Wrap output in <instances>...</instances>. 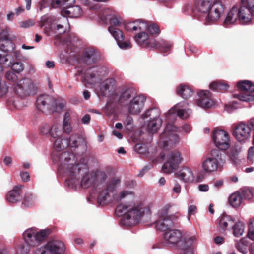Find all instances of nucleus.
Here are the masks:
<instances>
[{
	"mask_svg": "<svg viewBox=\"0 0 254 254\" xmlns=\"http://www.w3.org/2000/svg\"><path fill=\"white\" fill-rule=\"evenodd\" d=\"M106 71L101 67H92L86 71L84 75L85 80L89 84L99 82L105 76Z\"/></svg>",
	"mask_w": 254,
	"mask_h": 254,
	"instance_id": "obj_17",
	"label": "nucleus"
},
{
	"mask_svg": "<svg viewBox=\"0 0 254 254\" xmlns=\"http://www.w3.org/2000/svg\"><path fill=\"white\" fill-rule=\"evenodd\" d=\"M55 24H57V30H59L64 27L65 28L69 27V23L67 17L62 13L60 17L57 18V21Z\"/></svg>",
	"mask_w": 254,
	"mask_h": 254,
	"instance_id": "obj_43",
	"label": "nucleus"
},
{
	"mask_svg": "<svg viewBox=\"0 0 254 254\" xmlns=\"http://www.w3.org/2000/svg\"><path fill=\"white\" fill-rule=\"evenodd\" d=\"M176 93L177 95L186 100L193 95V90L187 84H180L176 87Z\"/></svg>",
	"mask_w": 254,
	"mask_h": 254,
	"instance_id": "obj_28",
	"label": "nucleus"
},
{
	"mask_svg": "<svg viewBox=\"0 0 254 254\" xmlns=\"http://www.w3.org/2000/svg\"><path fill=\"white\" fill-rule=\"evenodd\" d=\"M199 98L197 100V105L203 108H210L213 105L211 99V93L208 90H202L198 92Z\"/></svg>",
	"mask_w": 254,
	"mask_h": 254,
	"instance_id": "obj_23",
	"label": "nucleus"
},
{
	"mask_svg": "<svg viewBox=\"0 0 254 254\" xmlns=\"http://www.w3.org/2000/svg\"><path fill=\"white\" fill-rule=\"evenodd\" d=\"M231 228L233 230V235L236 237H239L243 235L244 232L245 225L240 221L234 222V224Z\"/></svg>",
	"mask_w": 254,
	"mask_h": 254,
	"instance_id": "obj_39",
	"label": "nucleus"
},
{
	"mask_svg": "<svg viewBox=\"0 0 254 254\" xmlns=\"http://www.w3.org/2000/svg\"><path fill=\"white\" fill-rule=\"evenodd\" d=\"M250 12L244 6H234L228 12L223 22L225 27L234 24L238 19L242 24L250 22Z\"/></svg>",
	"mask_w": 254,
	"mask_h": 254,
	"instance_id": "obj_3",
	"label": "nucleus"
},
{
	"mask_svg": "<svg viewBox=\"0 0 254 254\" xmlns=\"http://www.w3.org/2000/svg\"><path fill=\"white\" fill-rule=\"evenodd\" d=\"M236 249L244 254H247L248 251V244L246 241L242 239L235 244Z\"/></svg>",
	"mask_w": 254,
	"mask_h": 254,
	"instance_id": "obj_46",
	"label": "nucleus"
},
{
	"mask_svg": "<svg viewBox=\"0 0 254 254\" xmlns=\"http://www.w3.org/2000/svg\"><path fill=\"white\" fill-rule=\"evenodd\" d=\"M135 39L139 45L158 49L163 53H166L170 51L172 47V45L167 41H162L157 42L154 39H149L148 34L145 32L137 34Z\"/></svg>",
	"mask_w": 254,
	"mask_h": 254,
	"instance_id": "obj_5",
	"label": "nucleus"
},
{
	"mask_svg": "<svg viewBox=\"0 0 254 254\" xmlns=\"http://www.w3.org/2000/svg\"><path fill=\"white\" fill-rule=\"evenodd\" d=\"M222 160L221 150L214 149L211 151L210 156L203 162L202 166L205 172H214L217 170Z\"/></svg>",
	"mask_w": 254,
	"mask_h": 254,
	"instance_id": "obj_11",
	"label": "nucleus"
},
{
	"mask_svg": "<svg viewBox=\"0 0 254 254\" xmlns=\"http://www.w3.org/2000/svg\"><path fill=\"white\" fill-rule=\"evenodd\" d=\"M23 188L22 185L16 186L13 190L9 191L6 195V199L8 202L15 203L21 199V193L22 189Z\"/></svg>",
	"mask_w": 254,
	"mask_h": 254,
	"instance_id": "obj_27",
	"label": "nucleus"
},
{
	"mask_svg": "<svg viewBox=\"0 0 254 254\" xmlns=\"http://www.w3.org/2000/svg\"><path fill=\"white\" fill-rule=\"evenodd\" d=\"M49 6V3L46 0H41L38 2V8L40 11H42L43 9Z\"/></svg>",
	"mask_w": 254,
	"mask_h": 254,
	"instance_id": "obj_61",
	"label": "nucleus"
},
{
	"mask_svg": "<svg viewBox=\"0 0 254 254\" xmlns=\"http://www.w3.org/2000/svg\"><path fill=\"white\" fill-rule=\"evenodd\" d=\"M20 27L23 28H28L34 25L35 22L33 19H28L20 22Z\"/></svg>",
	"mask_w": 254,
	"mask_h": 254,
	"instance_id": "obj_56",
	"label": "nucleus"
},
{
	"mask_svg": "<svg viewBox=\"0 0 254 254\" xmlns=\"http://www.w3.org/2000/svg\"><path fill=\"white\" fill-rule=\"evenodd\" d=\"M11 60L12 57H11L8 61V63H10L9 65H5L4 64H1V65L4 67L11 66L12 70L15 72L16 73H20L21 72H22L24 69V65L21 62H16L14 63H12Z\"/></svg>",
	"mask_w": 254,
	"mask_h": 254,
	"instance_id": "obj_41",
	"label": "nucleus"
},
{
	"mask_svg": "<svg viewBox=\"0 0 254 254\" xmlns=\"http://www.w3.org/2000/svg\"><path fill=\"white\" fill-rule=\"evenodd\" d=\"M62 14L65 16L70 17L77 18L82 14V10L78 5H73L69 7L68 9H63L62 10Z\"/></svg>",
	"mask_w": 254,
	"mask_h": 254,
	"instance_id": "obj_32",
	"label": "nucleus"
},
{
	"mask_svg": "<svg viewBox=\"0 0 254 254\" xmlns=\"http://www.w3.org/2000/svg\"><path fill=\"white\" fill-rule=\"evenodd\" d=\"M182 160V158L179 151H170L166 155V161L162 166V171L165 173H172L177 169Z\"/></svg>",
	"mask_w": 254,
	"mask_h": 254,
	"instance_id": "obj_13",
	"label": "nucleus"
},
{
	"mask_svg": "<svg viewBox=\"0 0 254 254\" xmlns=\"http://www.w3.org/2000/svg\"><path fill=\"white\" fill-rule=\"evenodd\" d=\"M110 23V24L111 25L110 26H113L114 27H115L117 26H119L121 24V22L115 16L113 17L111 19Z\"/></svg>",
	"mask_w": 254,
	"mask_h": 254,
	"instance_id": "obj_64",
	"label": "nucleus"
},
{
	"mask_svg": "<svg viewBox=\"0 0 254 254\" xmlns=\"http://www.w3.org/2000/svg\"><path fill=\"white\" fill-rule=\"evenodd\" d=\"M159 111L157 108H152L149 109L143 114L142 118L145 119L149 117V121L155 120L158 121V123L162 122V120L159 118Z\"/></svg>",
	"mask_w": 254,
	"mask_h": 254,
	"instance_id": "obj_36",
	"label": "nucleus"
},
{
	"mask_svg": "<svg viewBox=\"0 0 254 254\" xmlns=\"http://www.w3.org/2000/svg\"><path fill=\"white\" fill-rule=\"evenodd\" d=\"M247 236L250 239L254 240V220H251L249 223Z\"/></svg>",
	"mask_w": 254,
	"mask_h": 254,
	"instance_id": "obj_53",
	"label": "nucleus"
},
{
	"mask_svg": "<svg viewBox=\"0 0 254 254\" xmlns=\"http://www.w3.org/2000/svg\"><path fill=\"white\" fill-rule=\"evenodd\" d=\"M213 0H195L194 8L192 10V14L196 16V12L206 14L213 3Z\"/></svg>",
	"mask_w": 254,
	"mask_h": 254,
	"instance_id": "obj_21",
	"label": "nucleus"
},
{
	"mask_svg": "<svg viewBox=\"0 0 254 254\" xmlns=\"http://www.w3.org/2000/svg\"><path fill=\"white\" fill-rule=\"evenodd\" d=\"M74 157L73 154H70L68 152H64L62 153L60 156V159L64 160L66 162H69L71 160V158Z\"/></svg>",
	"mask_w": 254,
	"mask_h": 254,
	"instance_id": "obj_57",
	"label": "nucleus"
},
{
	"mask_svg": "<svg viewBox=\"0 0 254 254\" xmlns=\"http://www.w3.org/2000/svg\"><path fill=\"white\" fill-rule=\"evenodd\" d=\"M237 87L242 92L240 94L233 95L234 97L242 101H254V84L249 80L240 81L237 84Z\"/></svg>",
	"mask_w": 254,
	"mask_h": 254,
	"instance_id": "obj_8",
	"label": "nucleus"
},
{
	"mask_svg": "<svg viewBox=\"0 0 254 254\" xmlns=\"http://www.w3.org/2000/svg\"><path fill=\"white\" fill-rule=\"evenodd\" d=\"M241 6H244L245 8H247L250 12V22L252 19V13L254 12V4L252 5L249 0H241Z\"/></svg>",
	"mask_w": 254,
	"mask_h": 254,
	"instance_id": "obj_48",
	"label": "nucleus"
},
{
	"mask_svg": "<svg viewBox=\"0 0 254 254\" xmlns=\"http://www.w3.org/2000/svg\"><path fill=\"white\" fill-rule=\"evenodd\" d=\"M36 106L39 110L46 114H51L57 111L56 100L47 94L41 95L37 98Z\"/></svg>",
	"mask_w": 254,
	"mask_h": 254,
	"instance_id": "obj_10",
	"label": "nucleus"
},
{
	"mask_svg": "<svg viewBox=\"0 0 254 254\" xmlns=\"http://www.w3.org/2000/svg\"><path fill=\"white\" fill-rule=\"evenodd\" d=\"M146 98L142 95H136L128 103H126L128 112L132 115H136L142 110Z\"/></svg>",
	"mask_w": 254,
	"mask_h": 254,
	"instance_id": "obj_18",
	"label": "nucleus"
},
{
	"mask_svg": "<svg viewBox=\"0 0 254 254\" xmlns=\"http://www.w3.org/2000/svg\"><path fill=\"white\" fill-rule=\"evenodd\" d=\"M114 195V185H108L106 188L100 192L97 202L100 205H106L113 201Z\"/></svg>",
	"mask_w": 254,
	"mask_h": 254,
	"instance_id": "obj_19",
	"label": "nucleus"
},
{
	"mask_svg": "<svg viewBox=\"0 0 254 254\" xmlns=\"http://www.w3.org/2000/svg\"><path fill=\"white\" fill-rule=\"evenodd\" d=\"M175 176L185 182L191 181L193 179V173L191 169L188 167H183L175 174Z\"/></svg>",
	"mask_w": 254,
	"mask_h": 254,
	"instance_id": "obj_30",
	"label": "nucleus"
},
{
	"mask_svg": "<svg viewBox=\"0 0 254 254\" xmlns=\"http://www.w3.org/2000/svg\"><path fill=\"white\" fill-rule=\"evenodd\" d=\"M163 211L155 222L156 228L157 230L166 232L177 223V218L175 215L168 216L167 209Z\"/></svg>",
	"mask_w": 254,
	"mask_h": 254,
	"instance_id": "obj_14",
	"label": "nucleus"
},
{
	"mask_svg": "<svg viewBox=\"0 0 254 254\" xmlns=\"http://www.w3.org/2000/svg\"><path fill=\"white\" fill-rule=\"evenodd\" d=\"M58 129L59 127L56 125L50 127L48 124H44L40 127V131L43 135H49L53 138H55L59 135L57 133Z\"/></svg>",
	"mask_w": 254,
	"mask_h": 254,
	"instance_id": "obj_31",
	"label": "nucleus"
},
{
	"mask_svg": "<svg viewBox=\"0 0 254 254\" xmlns=\"http://www.w3.org/2000/svg\"><path fill=\"white\" fill-rule=\"evenodd\" d=\"M242 196L240 192H236L232 194L229 197V201L230 204L234 207L239 206L242 201Z\"/></svg>",
	"mask_w": 254,
	"mask_h": 254,
	"instance_id": "obj_44",
	"label": "nucleus"
},
{
	"mask_svg": "<svg viewBox=\"0 0 254 254\" xmlns=\"http://www.w3.org/2000/svg\"><path fill=\"white\" fill-rule=\"evenodd\" d=\"M181 232L177 229H170L169 230L165 232L164 233L163 237L164 240L168 243L175 244L178 243V245L182 242H179L182 238ZM189 239H185L182 242L186 240H188Z\"/></svg>",
	"mask_w": 254,
	"mask_h": 254,
	"instance_id": "obj_22",
	"label": "nucleus"
},
{
	"mask_svg": "<svg viewBox=\"0 0 254 254\" xmlns=\"http://www.w3.org/2000/svg\"><path fill=\"white\" fill-rule=\"evenodd\" d=\"M218 221L220 228L225 231L229 227L232 228L234 224L235 220L231 216L224 213L219 217Z\"/></svg>",
	"mask_w": 254,
	"mask_h": 254,
	"instance_id": "obj_29",
	"label": "nucleus"
},
{
	"mask_svg": "<svg viewBox=\"0 0 254 254\" xmlns=\"http://www.w3.org/2000/svg\"><path fill=\"white\" fill-rule=\"evenodd\" d=\"M134 150L139 154L145 153L146 149L141 144H136L134 147Z\"/></svg>",
	"mask_w": 254,
	"mask_h": 254,
	"instance_id": "obj_58",
	"label": "nucleus"
},
{
	"mask_svg": "<svg viewBox=\"0 0 254 254\" xmlns=\"http://www.w3.org/2000/svg\"><path fill=\"white\" fill-rule=\"evenodd\" d=\"M136 92L133 88H128L122 93L119 98V101L121 104L126 105L133 98L136 96Z\"/></svg>",
	"mask_w": 254,
	"mask_h": 254,
	"instance_id": "obj_34",
	"label": "nucleus"
},
{
	"mask_svg": "<svg viewBox=\"0 0 254 254\" xmlns=\"http://www.w3.org/2000/svg\"><path fill=\"white\" fill-rule=\"evenodd\" d=\"M195 238L192 237L188 240H185L178 245V248L182 250L180 254H193V243Z\"/></svg>",
	"mask_w": 254,
	"mask_h": 254,
	"instance_id": "obj_26",
	"label": "nucleus"
},
{
	"mask_svg": "<svg viewBox=\"0 0 254 254\" xmlns=\"http://www.w3.org/2000/svg\"><path fill=\"white\" fill-rule=\"evenodd\" d=\"M116 212L118 215H123L121 222L127 226L138 224L145 215L150 216L151 213L148 208L143 207L141 204L137 206L121 204L116 207Z\"/></svg>",
	"mask_w": 254,
	"mask_h": 254,
	"instance_id": "obj_1",
	"label": "nucleus"
},
{
	"mask_svg": "<svg viewBox=\"0 0 254 254\" xmlns=\"http://www.w3.org/2000/svg\"><path fill=\"white\" fill-rule=\"evenodd\" d=\"M133 122V119L130 116L127 115L126 116V119L124 121V124L127 130H130L133 128L132 126Z\"/></svg>",
	"mask_w": 254,
	"mask_h": 254,
	"instance_id": "obj_55",
	"label": "nucleus"
},
{
	"mask_svg": "<svg viewBox=\"0 0 254 254\" xmlns=\"http://www.w3.org/2000/svg\"><path fill=\"white\" fill-rule=\"evenodd\" d=\"M212 138L217 149L225 150L229 147V136L226 131L216 128L212 132Z\"/></svg>",
	"mask_w": 254,
	"mask_h": 254,
	"instance_id": "obj_15",
	"label": "nucleus"
},
{
	"mask_svg": "<svg viewBox=\"0 0 254 254\" xmlns=\"http://www.w3.org/2000/svg\"><path fill=\"white\" fill-rule=\"evenodd\" d=\"M197 211V207L195 205H192L189 206L188 209V219H190V216L194 215Z\"/></svg>",
	"mask_w": 254,
	"mask_h": 254,
	"instance_id": "obj_62",
	"label": "nucleus"
},
{
	"mask_svg": "<svg viewBox=\"0 0 254 254\" xmlns=\"http://www.w3.org/2000/svg\"><path fill=\"white\" fill-rule=\"evenodd\" d=\"M69 143L68 147L77 148L81 146L80 143L83 144V138L77 134H73L69 138H66Z\"/></svg>",
	"mask_w": 254,
	"mask_h": 254,
	"instance_id": "obj_37",
	"label": "nucleus"
},
{
	"mask_svg": "<svg viewBox=\"0 0 254 254\" xmlns=\"http://www.w3.org/2000/svg\"><path fill=\"white\" fill-rule=\"evenodd\" d=\"M57 17L53 15L47 14L41 17L40 26L43 28L45 32H48L51 29L53 24H55Z\"/></svg>",
	"mask_w": 254,
	"mask_h": 254,
	"instance_id": "obj_25",
	"label": "nucleus"
},
{
	"mask_svg": "<svg viewBox=\"0 0 254 254\" xmlns=\"http://www.w3.org/2000/svg\"><path fill=\"white\" fill-rule=\"evenodd\" d=\"M14 49V43L9 38L7 31L0 27V64L9 65L11 55L8 54Z\"/></svg>",
	"mask_w": 254,
	"mask_h": 254,
	"instance_id": "obj_4",
	"label": "nucleus"
},
{
	"mask_svg": "<svg viewBox=\"0 0 254 254\" xmlns=\"http://www.w3.org/2000/svg\"><path fill=\"white\" fill-rule=\"evenodd\" d=\"M251 130H254V118L249 120L247 124L241 123L236 125L233 129V135L238 141H245L250 137Z\"/></svg>",
	"mask_w": 254,
	"mask_h": 254,
	"instance_id": "obj_9",
	"label": "nucleus"
},
{
	"mask_svg": "<svg viewBox=\"0 0 254 254\" xmlns=\"http://www.w3.org/2000/svg\"><path fill=\"white\" fill-rule=\"evenodd\" d=\"M36 89L37 87L33 81L28 78H24L19 80L14 87L16 94L21 98L34 94Z\"/></svg>",
	"mask_w": 254,
	"mask_h": 254,
	"instance_id": "obj_7",
	"label": "nucleus"
},
{
	"mask_svg": "<svg viewBox=\"0 0 254 254\" xmlns=\"http://www.w3.org/2000/svg\"><path fill=\"white\" fill-rule=\"evenodd\" d=\"M59 135L56 137L57 138L54 142V148L58 151H59L61 150H63L68 147V142L66 138H62L61 136V131L60 129H58L57 133Z\"/></svg>",
	"mask_w": 254,
	"mask_h": 254,
	"instance_id": "obj_35",
	"label": "nucleus"
},
{
	"mask_svg": "<svg viewBox=\"0 0 254 254\" xmlns=\"http://www.w3.org/2000/svg\"><path fill=\"white\" fill-rule=\"evenodd\" d=\"M45 246L51 254H63L65 250L64 243L60 240L50 241Z\"/></svg>",
	"mask_w": 254,
	"mask_h": 254,
	"instance_id": "obj_24",
	"label": "nucleus"
},
{
	"mask_svg": "<svg viewBox=\"0 0 254 254\" xmlns=\"http://www.w3.org/2000/svg\"><path fill=\"white\" fill-rule=\"evenodd\" d=\"M34 201L33 195L31 193H26L22 202V204L25 207H29L32 205Z\"/></svg>",
	"mask_w": 254,
	"mask_h": 254,
	"instance_id": "obj_52",
	"label": "nucleus"
},
{
	"mask_svg": "<svg viewBox=\"0 0 254 254\" xmlns=\"http://www.w3.org/2000/svg\"><path fill=\"white\" fill-rule=\"evenodd\" d=\"M5 78L7 81L13 84H17V82L19 81L18 80V76L11 71H8L6 72Z\"/></svg>",
	"mask_w": 254,
	"mask_h": 254,
	"instance_id": "obj_47",
	"label": "nucleus"
},
{
	"mask_svg": "<svg viewBox=\"0 0 254 254\" xmlns=\"http://www.w3.org/2000/svg\"><path fill=\"white\" fill-rule=\"evenodd\" d=\"M75 2V0H52L51 6L53 8L63 7L64 9H68Z\"/></svg>",
	"mask_w": 254,
	"mask_h": 254,
	"instance_id": "obj_33",
	"label": "nucleus"
},
{
	"mask_svg": "<svg viewBox=\"0 0 254 254\" xmlns=\"http://www.w3.org/2000/svg\"><path fill=\"white\" fill-rule=\"evenodd\" d=\"M80 59V55L77 52L70 51L69 55L67 56L66 60L68 62H78Z\"/></svg>",
	"mask_w": 254,
	"mask_h": 254,
	"instance_id": "obj_51",
	"label": "nucleus"
},
{
	"mask_svg": "<svg viewBox=\"0 0 254 254\" xmlns=\"http://www.w3.org/2000/svg\"><path fill=\"white\" fill-rule=\"evenodd\" d=\"M86 166L85 164L78 163L73 164L70 163L66 167V173L68 176L66 181L73 184H76L79 182L80 173L83 171Z\"/></svg>",
	"mask_w": 254,
	"mask_h": 254,
	"instance_id": "obj_16",
	"label": "nucleus"
},
{
	"mask_svg": "<svg viewBox=\"0 0 254 254\" xmlns=\"http://www.w3.org/2000/svg\"><path fill=\"white\" fill-rule=\"evenodd\" d=\"M63 129L65 133L68 134L71 132L72 128L70 124L68 123V121H64Z\"/></svg>",
	"mask_w": 254,
	"mask_h": 254,
	"instance_id": "obj_59",
	"label": "nucleus"
},
{
	"mask_svg": "<svg viewBox=\"0 0 254 254\" xmlns=\"http://www.w3.org/2000/svg\"><path fill=\"white\" fill-rule=\"evenodd\" d=\"M82 59L88 64L97 62L100 59V54L95 49L92 47L86 48L82 52Z\"/></svg>",
	"mask_w": 254,
	"mask_h": 254,
	"instance_id": "obj_20",
	"label": "nucleus"
},
{
	"mask_svg": "<svg viewBox=\"0 0 254 254\" xmlns=\"http://www.w3.org/2000/svg\"><path fill=\"white\" fill-rule=\"evenodd\" d=\"M176 109L172 108L166 114L167 123L163 132L160 136V142L163 144L164 148L175 145L179 141V137L174 132L176 131L177 127L173 123H170L169 120H174L176 115Z\"/></svg>",
	"mask_w": 254,
	"mask_h": 254,
	"instance_id": "obj_2",
	"label": "nucleus"
},
{
	"mask_svg": "<svg viewBox=\"0 0 254 254\" xmlns=\"http://www.w3.org/2000/svg\"><path fill=\"white\" fill-rule=\"evenodd\" d=\"M209 88L215 91L225 92L228 90L229 85L221 81H215L210 84Z\"/></svg>",
	"mask_w": 254,
	"mask_h": 254,
	"instance_id": "obj_38",
	"label": "nucleus"
},
{
	"mask_svg": "<svg viewBox=\"0 0 254 254\" xmlns=\"http://www.w3.org/2000/svg\"><path fill=\"white\" fill-rule=\"evenodd\" d=\"M240 193L242 199L250 200L252 198L253 196L251 190L248 188H243L241 189Z\"/></svg>",
	"mask_w": 254,
	"mask_h": 254,
	"instance_id": "obj_50",
	"label": "nucleus"
},
{
	"mask_svg": "<svg viewBox=\"0 0 254 254\" xmlns=\"http://www.w3.org/2000/svg\"><path fill=\"white\" fill-rule=\"evenodd\" d=\"M148 123L147 129L149 132L152 134L156 133L159 127H160L162 122L158 123V121L155 120L149 121Z\"/></svg>",
	"mask_w": 254,
	"mask_h": 254,
	"instance_id": "obj_45",
	"label": "nucleus"
},
{
	"mask_svg": "<svg viewBox=\"0 0 254 254\" xmlns=\"http://www.w3.org/2000/svg\"><path fill=\"white\" fill-rule=\"evenodd\" d=\"M108 30L117 41V43L125 39V35L122 31L113 26H109Z\"/></svg>",
	"mask_w": 254,
	"mask_h": 254,
	"instance_id": "obj_40",
	"label": "nucleus"
},
{
	"mask_svg": "<svg viewBox=\"0 0 254 254\" xmlns=\"http://www.w3.org/2000/svg\"><path fill=\"white\" fill-rule=\"evenodd\" d=\"M35 254H51L50 252L46 248L45 246L43 248L36 250Z\"/></svg>",
	"mask_w": 254,
	"mask_h": 254,
	"instance_id": "obj_63",
	"label": "nucleus"
},
{
	"mask_svg": "<svg viewBox=\"0 0 254 254\" xmlns=\"http://www.w3.org/2000/svg\"><path fill=\"white\" fill-rule=\"evenodd\" d=\"M51 233V230L50 229L41 230L38 232L35 228H32L24 232L23 237L28 245L35 247L46 239Z\"/></svg>",
	"mask_w": 254,
	"mask_h": 254,
	"instance_id": "obj_6",
	"label": "nucleus"
},
{
	"mask_svg": "<svg viewBox=\"0 0 254 254\" xmlns=\"http://www.w3.org/2000/svg\"><path fill=\"white\" fill-rule=\"evenodd\" d=\"M95 177L88 173H86L81 181V186L84 188H89L94 182Z\"/></svg>",
	"mask_w": 254,
	"mask_h": 254,
	"instance_id": "obj_42",
	"label": "nucleus"
},
{
	"mask_svg": "<svg viewBox=\"0 0 254 254\" xmlns=\"http://www.w3.org/2000/svg\"><path fill=\"white\" fill-rule=\"evenodd\" d=\"M147 31L151 35H155V36H157L160 33L159 27L155 24H152L149 25L147 27Z\"/></svg>",
	"mask_w": 254,
	"mask_h": 254,
	"instance_id": "obj_54",
	"label": "nucleus"
},
{
	"mask_svg": "<svg viewBox=\"0 0 254 254\" xmlns=\"http://www.w3.org/2000/svg\"><path fill=\"white\" fill-rule=\"evenodd\" d=\"M138 23V22L137 21L125 23H124V27L127 31H136L137 29L141 30L142 27L141 26H138V25H136Z\"/></svg>",
	"mask_w": 254,
	"mask_h": 254,
	"instance_id": "obj_49",
	"label": "nucleus"
},
{
	"mask_svg": "<svg viewBox=\"0 0 254 254\" xmlns=\"http://www.w3.org/2000/svg\"><path fill=\"white\" fill-rule=\"evenodd\" d=\"M119 46L122 49H127L131 48V43L129 41H119L118 43Z\"/></svg>",
	"mask_w": 254,
	"mask_h": 254,
	"instance_id": "obj_60",
	"label": "nucleus"
},
{
	"mask_svg": "<svg viewBox=\"0 0 254 254\" xmlns=\"http://www.w3.org/2000/svg\"><path fill=\"white\" fill-rule=\"evenodd\" d=\"M225 6L221 0H215L207 14L205 22L213 23L217 21L224 13Z\"/></svg>",
	"mask_w": 254,
	"mask_h": 254,
	"instance_id": "obj_12",
	"label": "nucleus"
}]
</instances>
